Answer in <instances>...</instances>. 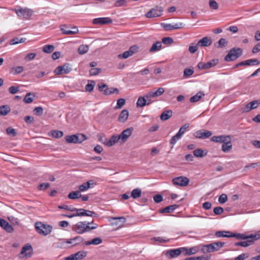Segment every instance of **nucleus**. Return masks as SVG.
Returning a JSON list of instances; mask_svg holds the SVG:
<instances>
[{
    "instance_id": "nucleus-32",
    "label": "nucleus",
    "mask_w": 260,
    "mask_h": 260,
    "mask_svg": "<svg viewBox=\"0 0 260 260\" xmlns=\"http://www.w3.org/2000/svg\"><path fill=\"white\" fill-rule=\"evenodd\" d=\"M102 243V240L101 238L97 237L89 241H85L84 244L86 245H97Z\"/></svg>"
},
{
    "instance_id": "nucleus-34",
    "label": "nucleus",
    "mask_w": 260,
    "mask_h": 260,
    "mask_svg": "<svg viewBox=\"0 0 260 260\" xmlns=\"http://www.w3.org/2000/svg\"><path fill=\"white\" fill-rule=\"evenodd\" d=\"M198 67L200 70H206L211 68V61L207 62H200L198 64Z\"/></svg>"
},
{
    "instance_id": "nucleus-4",
    "label": "nucleus",
    "mask_w": 260,
    "mask_h": 260,
    "mask_svg": "<svg viewBox=\"0 0 260 260\" xmlns=\"http://www.w3.org/2000/svg\"><path fill=\"white\" fill-rule=\"evenodd\" d=\"M86 139L87 137L85 135L80 134L66 137V140L69 143H81Z\"/></svg>"
},
{
    "instance_id": "nucleus-27",
    "label": "nucleus",
    "mask_w": 260,
    "mask_h": 260,
    "mask_svg": "<svg viewBox=\"0 0 260 260\" xmlns=\"http://www.w3.org/2000/svg\"><path fill=\"white\" fill-rule=\"evenodd\" d=\"M128 115V111L126 109L123 110L118 116V120L120 122H124L127 119Z\"/></svg>"
},
{
    "instance_id": "nucleus-2",
    "label": "nucleus",
    "mask_w": 260,
    "mask_h": 260,
    "mask_svg": "<svg viewBox=\"0 0 260 260\" xmlns=\"http://www.w3.org/2000/svg\"><path fill=\"white\" fill-rule=\"evenodd\" d=\"M36 231L40 235L47 236L49 234L52 230V227L48 224H43L41 222H37L35 224Z\"/></svg>"
},
{
    "instance_id": "nucleus-57",
    "label": "nucleus",
    "mask_w": 260,
    "mask_h": 260,
    "mask_svg": "<svg viewBox=\"0 0 260 260\" xmlns=\"http://www.w3.org/2000/svg\"><path fill=\"white\" fill-rule=\"evenodd\" d=\"M181 139V137L176 134L175 136H173L170 140V143L173 145L172 148H173L174 144H176L177 141Z\"/></svg>"
},
{
    "instance_id": "nucleus-56",
    "label": "nucleus",
    "mask_w": 260,
    "mask_h": 260,
    "mask_svg": "<svg viewBox=\"0 0 260 260\" xmlns=\"http://www.w3.org/2000/svg\"><path fill=\"white\" fill-rule=\"evenodd\" d=\"M102 71L101 68H93L89 70V75L90 76H96Z\"/></svg>"
},
{
    "instance_id": "nucleus-31",
    "label": "nucleus",
    "mask_w": 260,
    "mask_h": 260,
    "mask_svg": "<svg viewBox=\"0 0 260 260\" xmlns=\"http://www.w3.org/2000/svg\"><path fill=\"white\" fill-rule=\"evenodd\" d=\"M118 135H114L112 136L109 140H108V146L111 147L117 143L120 139Z\"/></svg>"
},
{
    "instance_id": "nucleus-15",
    "label": "nucleus",
    "mask_w": 260,
    "mask_h": 260,
    "mask_svg": "<svg viewBox=\"0 0 260 260\" xmlns=\"http://www.w3.org/2000/svg\"><path fill=\"white\" fill-rule=\"evenodd\" d=\"M193 136L198 139H205L208 138L211 136V132L208 131L201 129L194 132Z\"/></svg>"
},
{
    "instance_id": "nucleus-62",
    "label": "nucleus",
    "mask_w": 260,
    "mask_h": 260,
    "mask_svg": "<svg viewBox=\"0 0 260 260\" xmlns=\"http://www.w3.org/2000/svg\"><path fill=\"white\" fill-rule=\"evenodd\" d=\"M228 201V196L226 194L222 193L218 199V202L220 204H223Z\"/></svg>"
},
{
    "instance_id": "nucleus-24",
    "label": "nucleus",
    "mask_w": 260,
    "mask_h": 260,
    "mask_svg": "<svg viewBox=\"0 0 260 260\" xmlns=\"http://www.w3.org/2000/svg\"><path fill=\"white\" fill-rule=\"evenodd\" d=\"M112 219L115 220V222L112 223L113 225H115L118 227L122 226L123 224L126 222V218L123 216L120 217H113Z\"/></svg>"
},
{
    "instance_id": "nucleus-22",
    "label": "nucleus",
    "mask_w": 260,
    "mask_h": 260,
    "mask_svg": "<svg viewBox=\"0 0 260 260\" xmlns=\"http://www.w3.org/2000/svg\"><path fill=\"white\" fill-rule=\"evenodd\" d=\"M185 250H183L184 255L185 256L190 255L197 253L200 249V246H196L189 248L185 247Z\"/></svg>"
},
{
    "instance_id": "nucleus-10",
    "label": "nucleus",
    "mask_w": 260,
    "mask_h": 260,
    "mask_svg": "<svg viewBox=\"0 0 260 260\" xmlns=\"http://www.w3.org/2000/svg\"><path fill=\"white\" fill-rule=\"evenodd\" d=\"M259 105V100H257L253 101L246 105L244 107H242L241 108V111L245 113L248 112L251 110L256 108Z\"/></svg>"
},
{
    "instance_id": "nucleus-61",
    "label": "nucleus",
    "mask_w": 260,
    "mask_h": 260,
    "mask_svg": "<svg viewBox=\"0 0 260 260\" xmlns=\"http://www.w3.org/2000/svg\"><path fill=\"white\" fill-rule=\"evenodd\" d=\"M139 47L138 46L135 45L133 46H132L129 47L128 50L130 52L131 54L133 55L135 53H137L139 50Z\"/></svg>"
},
{
    "instance_id": "nucleus-42",
    "label": "nucleus",
    "mask_w": 260,
    "mask_h": 260,
    "mask_svg": "<svg viewBox=\"0 0 260 260\" xmlns=\"http://www.w3.org/2000/svg\"><path fill=\"white\" fill-rule=\"evenodd\" d=\"M224 244L225 243L221 242H212V251L218 250L221 247H223Z\"/></svg>"
},
{
    "instance_id": "nucleus-46",
    "label": "nucleus",
    "mask_w": 260,
    "mask_h": 260,
    "mask_svg": "<svg viewBox=\"0 0 260 260\" xmlns=\"http://www.w3.org/2000/svg\"><path fill=\"white\" fill-rule=\"evenodd\" d=\"M229 136H219L212 137V141L223 143Z\"/></svg>"
},
{
    "instance_id": "nucleus-63",
    "label": "nucleus",
    "mask_w": 260,
    "mask_h": 260,
    "mask_svg": "<svg viewBox=\"0 0 260 260\" xmlns=\"http://www.w3.org/2000/svg\"><path fill=\"white\" fill-rule=\"evenodd\" d=\"M249 257L248 253H242L235 258V260H245Z\"/></svg>"
},
{
    "instance_id": "nucleus-55",
    "label": "nucleus",
    "mask_w": 260,
    "mask_h": 260,
    "mask_svg": "<svg viewBox=\"0 0 260 260\" xmlns=\"http://www.w3.org/2000/svg\"><path fill=\"white\" fill-rule=\"evenodd\" d=\"M6 133L8 135L12 137H15L17 135L16 130L11 127H9L6 129Z\"/></svg>"
},
{
    "instance_id": "nucleus-59",
    "label": "nucleus",
    "mask_w": 260,
    "mask_h": 260,
    "mask_svg": "<svg viewBox=\"0 0 260 260\" xmlns=\"http://www.w3.org/2000/svg\"><path fill=\"white\" fill-rule=\"evenodd\" d=\"M34 112L37 116H41L43 113V109L41 107H36L34 110Z\"/></svg>"
},
{
    "instance_id": "nucleus-9",
    "label": "nucleus",
    "mask_w": 260,
    "mask_h": 260,
    "mask_svg": "<svg viewBox=\"0 0 260 260\" xmlns=\"http://www.w3.org/2000/svg\"><path fill=\"white\" fill-rule=\"evenodd\" d=\"M183 250H185V247L170 249L166 251V255L169 258H175L179 256L181 253H183Z\"/></svg>"
},
{
    "instance_id": "nucleus-28",
    "label": "nucleus",
    "mask_w": 260,
    "mask_h": 260,
    "mask_svg": "<svg viewBox=\"0 0 260 260\" xmlns=\"http://www.w3.org/2000/svg\"><path fill=\"white\" fill-rule=\"evenodd\" d=\"M173 115V112L171 110H165L160 115V118L162 121H166L171 118Z\"/></svg>"
},
{
    "instance_id": "nucleus-52",
    "label": "nucleus",
    "mask_w": 260,
    "mask_h": 260,
    "mask_svg": "<svg viewBox=\"0 0 260 260\" xmlns=\"http://www.w3.org/2000/svg\"><path fill=\"white\" fill-rule=\"evenodd\" d=\"M54 47L51 45H46L44 46L43 51L47 53H50L53 51Z\"/></svg>"
},
{
    "instance_id": "nucleus-53",
    "label": "nucleus",
    "mask_w": 260,
    "mask_h": 260,
    "mask_svg": "<svg viewBox=\"0 0 260 260\" xmlns=\"http://www.w3.org/2000/svg\"><path fill=\"white\" fill-rule=\"evenodd\" d=\"M60 30L62 32L64 35H71V34L68 32L69 31H71V30L70 29V28L71 27H68L66 25H61L60 26Z\"/></svg>"
},
{
    "instance_id": "nucleus-58",
    "label": "nucleus",
    "mask_w": 260,
    "mask_h": 260,
    "mask_svg": "<svg viewBox=\"0 0 260 260\" xmlns=\"http://www.w3.org/2000/svg\"><path fill=\"white\" fill-rule=\"evenodd\" d=\"M58 208L59 209H64L66 210L70 211H76V208H74L71 206H69L68 205H65L59 206H58Z\"/></svg>"
},
{
    "instance_id": "nucleus-36",
    "label": "nucleus",
    "mask_w": 260,
    "mask_h": 260,
    "mask_svg": "<svg viewBox=\"0 0 260 260\" xmlns=\"http://www.w3.org/2000/svg\"><path fill=\"white\" fill-rule=\"evenodd\" d=\"M147 99L145 96H140L137 102L136 105L137 107H143L146 105Z\"/></svg>"
},
{
    "instance_id": "nucleus-14",
    "label": "nucleus",
    "mask_w": 260,
    "mask_h": 260,
    "mask_svg": "<svg viewBox=\"0 0 260 260\" xmlns=\"http://www.w3.org/2000/svg\"><path fill=\"white\" fill-rule=\"evenodd\" d=\"M230 238L231 237H234L237 238V239H247L248 238L253 239L254 240H257L260 238V235H251L250 236H247L245 235L244 234H235L231 233L230 232Z\"/></svg>"
},
{
    "instance_id": "nucleus-7",
    "label": "nucleus",
    "mask_w": 260,
    "mask_h": 260,
    "mask_svg": "<svg viewBox=\"0 0 260 260\" xmlns=\"http://www.w3.org/2000/svg\"><path fill=\"white\" fill-rule=\"evenodd\" d=\"M172 182L175 186H186L188 184L189 180L186 177L179 176L173 178Z\"/></svg>"
},
{
    "instance_id": "nucleus-41",
    "label": "nucleus",
    "mask_w": 260,
    "mask_h": 260,
    "mask_svg": "<svg viewBox=\"0 0 260 260\" xmlns=\"http://www.w3.org/2000/svg\"><path fill=\"white\" fill-rule=\"evenodd\" d=\"M95 84V83L94 81H88V84L85 87V90L88 92H91L93 90Z\"/></svg>"
},
{
    "instance_id": "nucleus-50",
    "label": "nucleus",
    "mask_w": 260,
    "mask_h": 260,
    "mask_svg": "<svg viewBox=\"0 0 260 260\" xmlns=\"http://www.w3.org/2000/svg\"><path fill=\"white\" fill-rule=\"evenodd\" d=\"M202 94L201 92H198L196 95L192 96L190 99V102L191 103H195L200 101L202 98Z\"/></svg>"
},
{
    "instance_id": "nucleus-60",
    "label": "nucleus",
    "mask_w": 260,
    "mask_h": 260,
    "mask_svg": "<svg viewBox=\"0 0 260 260\" xmlns=\"http://www.w3.org/2000/svg\"><path fill=\"white\" fill-rule=\"evenodd\" d=\"M198 47L199 46L198 45V43L196 45L191 44L189 47L188 50L191 53H194L198 50Z\"/></svg>"
},
{
    "instance_id": "nucleus-33",
    "label": "nucleus",
    "mask_w": 260,
    "mask_h": 260,
    "mask_svg": "<svg viewBox=\"0 0 260 260\" xmlns=\"http://www.w3.org/2000/svg\"><path fill=\"white\" fill-rule=\"evenodd\" d=\"M255 240L254 239H250V240H247L246 241H241L237 242L235 244V245L236 246H240L242 247H247L250 245H251L253 243V241Z\"/></svg>"
},
{
    "instance_id": "nucleus-44",
    "label": "nucleus",
    "mask_w": 260,
    "mask_h": 260,
    "mask_svg": "<svg viewBox=\"0 0 260 260\" xmlns=\"http://www.w3.org/2000/svg\"><path fill=\"white\" fill-rule=\"evenodd\" d=\"M35 96V93L32 94L29 92L25 96L23 101L27 104L30 103L32 102Z\"/></svg>"
},
{
    "instance_id": "nucleus-51",
    "label": "nucleus",
    "mask_w": 260,
    "mask_h": 260,
    "mask_svg": "<svg viewBox=\"0 0 260 260\" xmlns=\"http://www.w3.org/2000/svg\"><path fill=\"white\" fill-rule=\"evenodd\" d=\"M26 39L25 38H15L13 39H12L10 42V45H14L18 44L20 43H23L25 41Z\"/></svg>"
},
{
    "instance_id": "nucleus-19",
    "label": "nucleus",
    "mask_w": 260,
    "mask_h": 260,
    "mask_svg": "<svg viewBox=\"0 0 260 260\" xmlns=\"http://www.w3.org/2000/svg\"><path fill=\"white\" fill-rule=\"evenodd\" d=\"M232 148V144L231 142V138L230 136H229L222 143L221 149L224 152H228L231 151Z\"/></svg>"
},
{
    "instance_id": "nucleus-23",
    "label": "nucleus",
    "mask_w": 260,
    "mask_h": 260,
    "mask_svg": "<svg viewBox=\"0 0 260 260\" xmlns=\"http://www.w3.org/2000/svg\"><path fill=\"white\" fill-rule=\"evenodd\" d=\"M83 239L80 236H77L74 238L68 239L66 242L68 244H72V246H76L81 243L83 241Z\"/></svg>"
},
{
    "instance_id": "nucleus-8",
    "label": "nucleus",
    "mask_w": 260,
    "mask_h": 260,
    "mask_svg": "<svg viewBox=\"0 0 260 260\" xmlns=\"http://www.w3.org/2000/svg\"><path fill=\"white\" fill-rule=\"evenodd\" d=\"M134 131L133 127H129L123 130L120 135H119V138L120 139V143H125L128 138L132 135V133Z\"/></svg>"
},
{
    "instance_id": "nucleus-38",
    "label": "nucleus",
    "mask_w": 260,
    "mask_h": 260,
    "mask_svg": "<svg viewBox=\"0 0 260 260\" xmlns=\"http://www.w3.org/2000/svg\"><path fill=\"white\" fill-rule=\"evenodd\" d=\"M141 189L140 188H137L132 190L131 196L133 199H136L141 197Z\"/></svg>"
},
{
    "instance_id": "nucleus-29",
    "label": "nucleus",
    "mask_w": 260,
    "mask_h": 260,
    "mask_svg": "<svg viewBox=\"0 0 260 260\" xmlns=\"http://www.w3.org/2000/svg\"><path fill=\"white\" fill-rule=\"evenodd\" d=\"M92 182V180H89V181H88L86 182H85V183H83L82 184L80 185L79 186L78 191H79L80 192L86 191L89 188L91 187V185L93 184V183Z\"/></svg>"
},
{
    "instance_id": "nucleus-6",
    "label": "nucleus",
    "mask_w": 260,
    "mask_h": 260,
    "mask_svg": "<svg viewBox=\"0 0 260 260\" xmlns=\"http://www.w3.org/2000/svg\"><path fill=\"white\" fill-rule=\"evenodd\" d=\"M13 11L15 12L18 16L26 19H28L32 14V11L28 8L22 9L19 7L18 9H14Z\"/></svg>"
},
{
    "instance_id": "nucleus-21",
    "label": "nucleus",
    "mask_w": 260,
    "mask_h": 260,
    "mask_svg": "<svg viewBox=\"0 0 260 260\" xmlns=\"http://www.w3.org/2000/svg\"><path fill=\"white\" fill-rule=\"evenodd\" d=\"M0 226L8 233H12L14 231V228L8 222L1 218H0Z\"/></svg>"
},
{
    "instance_id": "nucleus-18",
    "label": "nucleus",
    "mask_w": 260,
    "mask_h": 260,
    "mask_svg": "<svg viewBox=\"0 0 260 260\" xmlns=\"http://www.w3.org/2000/svg\"><path fill=\"white\" fill-rule=\"evenodd\" d=\"M113 22L112 19L110 17H101L94 18L92 23L96 25H103L106 24H111Z\"/></svg>"
},
{
    "instance_id": "nucleus-11",
    "label": "nucleus",
    "mask_w": 260,
    "mask_h": 260,
    "mask_svg": "<svg viewBox=\"0 0 260 260\" xmlns=\"http://www.w3.org/2000/svg\"><path fill=\"white\" fill-rule=\"evenodd\" d=\"M87 252L85 251H79L74 254H72L70 256L65 258L66 260H81L85 257Z\"/></svg>"
},
{
    "instance_id": "nucleus-45",
    "label": "nucleus",
    "mask_w": 260,
    "mask_h": 260,
    "mask_svg": "<svg viewBox=\"0 0 260 260\" xmlns=\"http://www.w3.org/2000/svg\"><path fill=\"white\" fill-rule=\"evenodd\" d=\"M63 135V132L60 131L53 130L50 132V136L55 138H61Z\"/></svg>"
},
{
    "instance_id": "nucleus-3",
    "label": "nucleus",
    "mask_w": 260,
    "mask_h": 260,
    "mask_svg": "<svg viewBox=\"0 0 260 260\" xmlns=\"http://www.w3.org/2000/svg\"><path fill=\"white\" fill-rule=\"evenodd\" d=\"M242 49L240 48H234L230 50L225 56L224 59L227 61H234L242 54Z\"/></svg>"
},
{
    "instance_id": "nucleus-40",
    "label": "nucleus",
    "mask_w": 260,
    "mask_h": 260,
    "mask_svg": "<svg viewBox=\"0 0 260 260\" xmlns=\"http://www.w3.org/2000/svg\"><path fill=\"white\" fill-rule=\"evenodd\" d=\"M89 50V47L87 45H80L78 49V52L79 54L82 55L88 52Z\"/></svg>"
},
{
    "instance_id": "nucleus-1",
    "label": "nucleus",
    "mask_w": 260,
    "mask_h": 260,
    "mask_svg": "<svg viewBox=\"0 0 260 260\" xmlns=\"http://www.w3.org/2000/svg\"><path fill=\"white\" fill-rule=\"evenodd\" d=\"M89 222L80 221L77 223L73 228V230L78 234H82L86 232H89L92 230L97 228L98 225L94 224V226H90Z\"/></svg>"
},
{
    "instance_id": "nucleus-5",
    "label": "nucleus",
    "mask_w": 260,
    "mask_h": 260,
    "mask_svg": "<svg viewBox=\"0 0 260 260\" xmlns=\"http://www.w3.org/2000/svg\"><path fill=\"white\" fill-rule=\"evenodd\" d=\"M163 11L161 7L156 6L150 10L145 15L148 18L157 17L162 15Z\"/></svg>"
},
{
    "instance_id": "nucleus-26",
    "label": "nucleus",
    "mask_w": 260,
    "mask_h": 260,
    "mask_svg": "<svg viewBox=\"0 0 260 260\" xmlns=\"http://www.w3.org/2000/svg\"><path fill=\"white\" fill-rule=\"evenodd\" d=\"M162 42L160 41H156L153 43L151 47L149 49V52L151 53L159 51L161 49Z\"/></svg>"
},
{
    "instance_id": "nucleus-43",
    "label": "nucleus",
    "mask_w": 260,
    "mask_h": 260,
    "mask_svg": "<svg viewBox=\"0 0 260 260\" xmlns=\"http://www.w3.org/2000/svg\"><path fill=\"white\" fill-rule=\"evenodd\" d=\"M230 231H217L215 233V236L217 237H226L230 238Z\"/></svg>"
},
{
    "instance_id": "nucleus-49",
    "label": "nucleus",
    "mask_w": 260,
    "mask_h": 260,
    "mask_svg": "<svg viewBox=\"0 0 260 260\" xmlns=\"http://www.w3.org/2000/svg\"><path fill=\"white\" fill-rule=\"evenodd\" d=\"M125 104V100L122 98L119 99L117 101V104L114 107L115 109L121 108Z\"/></svg>"
},
{
    "instance_id": "nucleus-64",
    "label": "nucleus",
    "mask_w": 260,
    "mask_h": 260,
    "mask_svg": "<svg viewBox=\"0 0 260 260\" xmlns=\"http://www.w3.org/2000/svg\"><path fill=\"white\" fill-rule=\"evenodd\" d=\"M184 260H207V258L204 256H201L197 257H190L185 258Z\"/></svg>"
},
{
    "instance_id": "nucleus-54",
    "label": "nucleus",
    "mask_w": 260,
    "mask_h": 260,
    "mask_svg": "<svg viewBox=\"0 0 260 260\" xmlns=\"http://www.w3.org/2000/svg\"><path fill=\"white\" fill-rule=\"evenodd\" d=\"M132 56V55L131 54L129 50H127L124 52L123 53L118 54V57L120 59H126Z\"/></svg>"
},
{
    "instance_id": "nucleus-47",
    "label": "nucleus",
    "mask_w": 260,
    "mask_h": 260,
    "mask_svg": "<svg viewBox=\"0 0 260 260\" xmlns=\"http://www.w3.org/2000/svg\"><path fill=\"white\" fill-rule=\"evenodd\" d=\"M97 138L99 141H100L103 144L108 146V139L106 138L105 135L102 134H98Z\"/></svg>"
},
{
    "instance_id": "nucleus-39",
    "label": "nucleus",
    "mask_w": 260,
    "mask_h": 260,
    "mask_svg": "<svg viewBox=\"0 0 260 260\" xmlns=\"http://www.w3.org/2000/svg\"><path fill=\"white\" fill-rule=\"evenodd\" d=\"M80 197H81V194L78 190L72 191L68 194V198L72 200L77 199Z\"/></svg>"
},
{
    "instance_id": "nucleus-20",
    "label": "nucleus",
    "mask_w": 260,
    "mask_h": 260,
    "mask_svg": "<svg viewBox=\"0 0 260 260\" xmlns=\"http://www.w3.org/2000/svg\"><path fill=\"white\" fill-rule=\"evenodd\" d=\"M260 62L256 59H249L239 62L236 67L242 66H254L259 64Z\"/></svg>"
},
{
    "instance_id": "nucleus-12",
    "label": "nucleus",
    "mask_w": 260,
    "mask_h": 260,
    "mask_svg": "<svg viewBox=\"0 0 260 260\" xmlns=\"http://www.w3.org/2000/svg\"><path fill=\"white\" fill-rule=\"evenodd\" d=\"M76 211L77 212V216H98V214L95 212L90 210H85L83 208H76Z\"/></svg>"
},
{
    "instance_id": "nucleus-35",
    "label": "nucleus",
    "mask_w": 260,
    "mask_h": 260,
    "mask_svg": "<svg viewBox=\"0 0 260 260\" xmlns=\"http://www.w3.org/2000/svg\"><path fill=\"white\" fill-rule=\"evenodd\" d=\"M193 154L197 157H203L206 155L207 152L201 149H197L193 151Z\"/></svg>"
},
{
    "instance_id": "nucleus-48",
    "label": "nucleus",
    "mask_w": 260,
    "mask_h": 260,
    "mask_svg": "<svg viewBox=\"0 0 260 260\" xmlns=\"http://www.w3.org/2000/svg\"><path fill=\"white\" fill-rule=\"evenodd\" d=\"M189 126V123H185L182 126H181L178 133H177L181 138L182 136L185 133L187 128Z\"/></svg>"
},
{
    "instance_id": "nucleus-13",
    "label": "nucleus",
    "mask_w": 260,
    "mask_h": 260,
    "mask_svg": "<svg viewBox=\"0 0 260 260\" xmlns=\"http://www.w3.org/2000/svg\"><path fill=\"white\" fill-rule=\"evenodd\" d=\"M72 69L68 64H65L63 66L57 67L54 70V73L55 75H60L68 74L71 71Z\"/></svg>"
},
{
    "instance_id": "nucleus-30",
    "label": "nucleus",
    "mask_w": 260,
    "mask_h": 260,
    "mask_svg": "<svg viewBox=\"0 0 260 260\" xmlns=\"http://www.w3.org/2000/svg\"><path fill=\"white\" fill-rule=\"evenodd\" d=\"M178 205L176 204L172 205L166 207L163 209L159 210V212L161 213H172L173 212L177 207Z\"/></svg>"
},
{
    "instance_id": "nucleus-17",
    "label": "nucleus",
    "mask_w": 260,
    "mask_h": 260,
    "mask_svg": "<svg viewBox=\"0 0 260 260\" xmlns=\"http://www.w3.org/2000/svg\"><path fill=\"white\" fill-rule=\"evenodd\" d=\"M165 89L162 87H159L156 91H151L148 92L146 95L145 97L147 99L150 98H154L160 96L165 92Z\"/></svg>"
},
{
    "instance_id": "nucleus-16",
    "label": "nucleus",
    "mask_w": 260,
    "mask_h": 260,
    "mask_svg": "<svg viewBox=\"0 0 260 260\" xmlns=\"http://www.w3.org/2000/svg\"><path fill=\"white\" fill-rule=\"evenodd\" d=\"M33 253V250L32 246L29 244H27L24 246L21 251L20 254L24 255V256L25 258H28L31 257Z\"/></svg>"
},
{
    "instance_id": "nucleus-25",
    "label": "nucleus",
    "mask_w": 260,
    "mask_h": 260,
    "mask_svg": "<svg viewBox=\"0 0 260 260\" xmlns=\"http://www.w3.org/2000/svg\"><path fill=\"white\" fill-rule=\"evenodd\" d=\"M211 44V41L210 40V38L207 37H204L198 42V45L199 47H207L210 46Z\"/></svg>"
},
{
    "instance_id": "nucleus-37",
    "label": "nucleus",
    "mask_w": 260,
    "mask_h": 260,
    "mask_svg": "<svg viewBox=\"0 0 260 260\" xmlns=\"http://www.w3.org/2000/svg\"><path fill=\"white\" fill-rule=\"evenodd\" d=\"M10 111V108L8 105H3L0 107V115H7Z\"/></svg>"
}]
</instances>
